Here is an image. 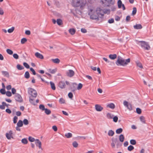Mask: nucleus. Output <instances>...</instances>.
Instances as JSON below:
<instances>
[{
  "instance_id": "f257e3e1",
  "label": "nucleus",
  "mask_w": 153,
  "mask_h": 153,
  "mask_svg": "<svg viewBox=\"0 0 153 153\" xmlns=\"http://www.w3.org/2000/svg\"><path fill=\"white\" fill-rule=\"evenodd\" d=\"M110 10H89L88 15L91 19L93 20H99V18L103 17L104 13H106L107 12H110Z\"/></svg>"
},
{
  "instance_id": "f03ea898",
  "label": "nucleus",
  "mask_w": 153,
  "mask_h": 153,
  "mask_svg": "<svg viewBox=\"0 0 153 153\" xmlns=\"http://www.w3.org/2000/svg\"><path fill=\"white\" fill-rule=\"evenodd\" d=\"M28 93L30 95V96L29 97L30 102L32 105H35L36 104L35 102L34 98L37 96V92L33 88H28Z\"/></svg>"
},
{
  "instance_id": "7ed1b4c3",
  "label": "nucleus",
  "mask_w": 153,
  "mask_h": 153,
  "mask_svg": "<svg viewBox=\"0 0 153 153\" xmlns=\"http://www.w3.org/2000/svg\"><path fill=\"white\" fill-rule=\"evenodd\" d=\"M130 61V59L128 58L125 61L123 58L120 56L118 57L117 60L116 61L115 63L118 66H124L127 65Z\"/></svg>"
},
{
  "instance_id": "20e7f679",
  "label": "nucleus",
  "mask_w": 153,
  "mask_h": 153,
  "mask_svg": "<svg viewBox=\"0 0 153 153\" xmlns=\"http://www.w3.org/2000/svg\"><path fill=\"white\" fill-rule=\"evenodd\" d=\"M114 0H101L100 2L103 4L104 6H108L113 5L115 3Z\"/></svg>"
},
{
  "instance_id": "39448f33",
  "label": "nucleus",
  "mask_w": 153,
  "mask_h": 153,
  "mask_svg": "<svg viewBox=\"0 0 153 153\" xmlns=\"http://www.w3.org/2000/svg\"><path fill=\"white\" fill-rule=\"evenodd\" d=\"M139 42L140 43L141 47L145 50H148L150 48V47L148 43L144 41H140Z\"/></svg>"
},
{
  "instance_id": "423d86ee",
  "label": "nucleus",
  "mask_w": 153,
  "mask_h": 153,
  "mask_svg": "<svg viewBox=\"0 0 153 153\" xmlns=\"http://www.w3.org/2000/svg\"><path fill=\"white\" fill-rule=\"evenodd\" d=\"M82 13L81 10H71L70 13L73 14L75 16H77L79 15H81Z\"/></svg>"
},
{
  "instance_id": "0eeeda50",
  "label": "nucleus",
  "mask_w": 153,
  "mask_h": 153,
  "mask_svg": "<svg viewBox=\"0 0 153 153\" xmlns=\"http://www.w3.org/2000/svg\"><path fill=\"white\" fill-rule=\"evenodd\" d=\"M123 104L126 107L129 111H131L132 110V105L131 104L128 103V102L126 100L124 101Z\"/></svg>"
},
{
  "instance_id": "6e6552de",
  "label": "nucleus",
  "mask_w": 153,
  "mask_h": 153,
  "mask_svg": "<svg viewBox=\"0 0 153 153\" xmlns=\"http://www.w3.org/2000/svg\"><path fill=\"white\" fill-rule=\"evenodd\" d=\"M15 98L16 101L19 102H21L23 101L21 95L18 94H16L15 97Z\"/></svg>"
},
{
  "instance_id": "1a4fd4ad",
  "label": "nucleus",
  "mask_w": 153,
  "mask_h": 153,
  "mask_svg": "<svg viewBox=\"0 0 153 153\" xmlns=\"http://www.w3.org/2000/svg\"><path fill=\"white\" fill-rule=\"evenodd\" d=\"M117 6L119 9H122L123 10H125L126 8L124 5L122 4L121 0H118L117 1Z\"/></svg>"
},
{
  "instance_id": "9d476101",
  "label": "nucleus",
  "mask_w": 153,
  "mask_h": 153,
  "mask_svg": "<svg viewBox=\"0 0 153 153\" xmlns=\"http://www.w3.org/2000/svg\"><path fill=\"white\" fill-rule=\"evenodd\" d=\"M72 4L74 7H79L80 5V0H73Z\"/></svg>"
},
{
  "instance_id": "9b49d317",
  "label": "nucleus",
  "mask_w": 153,
  "mask_h": 153,
  "mask_svg": "<svg viewBox=\"0 0 153 153\" xmlns=\"http://www.w3.org/2000/svg\"><path fill=\"white\" fill-rule=\"evenodd\" d=\"M35 143L37 146H38L39 149L42 150V143L39 139H36L35 140Z\"/></svg>"
},
{
  "instance_id": "f8f14e48",
  "label": "nucleus",
  "mask_w": 153,
  "mask_h": 153,
  "mask_svg": "<svg viewBox=\"0 0 153 153\" xmlns=\"http://www.w3.org/2000/svg\"><path fill=\"white\" fill-rule=\"evenodd\" d=\"M74 74V71L72 70H69L66 73L67 75L70 77H71Z\"/></svg>"
},
{
  "instance_id": "ddd939ff",
  "label": "nucleus",
  "mask_w": 153,
  "mask_h": 153,
  "mask_svg": "<svg viewBox=\"0 0 153 153\" xmlns=\"http://www.w3.org/2000/svg\"><path fill=\"white\" fill-rule=\"evenodd\" d=\"M59 86L61 88H64L65 86V84L64 82L63 81H60L59 83Z\"/></svg>"
},
{
  "instance_id": "4468645a",
  "label": "nucleus",
  "mask_w": 153,
  "mask_h": 153,
  "mask_svg": "<svg viewBox=\"0 0 153 153\" xmlns=\"http://www.w3.org/2000/svg\"><path fill=\"white\" fill-rule=\"evenodd\" d=\"M95 108L96 111H100L103 109V108L102 107H101L100 105L98 104L95 105Z\"/></svg>"
},
{
  "instance_id": "2eb2a0df",
  "label": "nucleus",
  "mask_w": 153,
  "mask_h": 153,
  "mask_svg": "<svg viewBox=\"0 0 153 153\" xmlns=\"http://www.w3.org/2000/svg\"><path fill=\"white\" fill-rule=\"evenodd\" d=\"M35 56L37 58H39L41 59H44L43 56L42 54L38 52H36L35 53Z\"/></svg>"
},
{
  "instance_id": "dca6fc26",
  "label": "nucleus",
  "mask_w": 153,
  "mask_h": 153,
  "mask_svg": "<svg viewBox=\"0 0 153 153\" xmlns=\"http://www.w3.org/2000/svg\"><path fill=\"white\" fill-rule=\"evenodd\" d=\"M2 74L4 75V76L9 77V73L7 71H1Z\"/></svg>"
},
{
  "instance_id": "f3484780",
  "label": "nucleus",
  "mask_w": 153,
  "mask_h": 153,
  "mask_svg": "<svg viewBox=\"0 0 153 153\" xmlns=\"http://www.w3.org/2000/svg\"><path fill=\"white\" fill-rule=\"evenodd\" d=\"M77 84L76 83H73V86L71 88V89L72 91H74L76 90V86Z\"/></svg>"
},
{
  "instance_id": "a211bd4d",
  "label": "nucleus",
  "mask_w": 153,
  "mask_h": 153,
  "mask_svg": "<svg viewBox=\"0 0 153 153\" xmlns=\"http://www.w3.org/2000/svg\"><path fill=\"white\" fill-rule=\"evenodd\" d=\"M134 27L135 29H141L142 28V27L141 25L140 24H136L134 26Z\"/></svg>"
},
{
  "instance_id": "6ab92c4d",
  "label": "nucleus",
  "mask_w": 153,
  "mask_h": 153,
  "mask_svg": "<svg viewBox=\"0 0 153 153\" xmlns=\"http://www.w3.org/2000/svg\"><path fill=\"white\" fill-rule=\"evenodd\" d=\"M53 14L54 16L58 17H62L60 13L55 11L53 12Z\"/></svg>"
},
{
  "instance_id": "aec40b11",
  "label": "nucleus",
  "mask_w": 153,
  "mask_h": 153,
  "mask_svg": "<svg viewBox=\"0 0 153 153\" xmlns=\"http://www.w3.org/2000/svg\"><path fill=\"white\" fill-rule=\"evenodd\" d=\"M69 33L72 35L74 34L75 33L76 30L73 28L70 29L69 30Z\"/></svg>"
},
{
  "instance_id": "412c9836",
  "label": "nucleus",
  "mask_w": 153,
  "mask_h": 153,
  "mask_svg": "<svg viewBox=\"0 0 153 153\" xmlns=\"http://www.w3.org/2000/svg\"><path fill=\"white\" fill-rule=\"evenodd\" d=\"M109 57L110 59L113 60L116 58L117 55L116 54H110L109 55Z\"/></svg>"
},
{
  "instance_id": "4be33fe9",
  "label": "nucleus",
  "mask_w": 153,
  "mask_h": 153,
  "mask_svg": "<svg viewBox=\"0 0 153 153\" xmlns=\"http://www.w3.org/2000/svg\"><path fill=\"white\" fill-rule=\"evenodd\" d=\"M124 137L123 134H121L119 136V140L121 142H123L124 141Z\"/></svg>"
},
{
  "instance_id": "5701e85b",
  "label": "nucleus",
  "mask_w": 153,
  "mask_h": 153,
  "mask_svg": "<svg viewBox=\"0 0 153 153\" xmlns=\"http://www.w3.org/2000/svg\"><path fill=\"white\" fill-rule=\"evenodd\" d=\"M2 105H0V108L1 109L3 110L5 109V106L7 105V104L5 102H2Z\"/></svg>"
},
{
  "instance_id": "b1692460",
  "label": "nucleus",
  "mask_w": 153,
  "mask_h": 153,
  "mask_svg": "<svg viewBox=\"0 0 153 153\" xmlns=\"http://www.w3.org/2000/svg\"><path fill=\"white\" fill-rule=\"evenodd\" d=\"M50 84L52 89L53 90H55L56 89V87L54 83L52 82L51 81L50 82Z\"/></svg>"
},
{
  "instance_id": "393cba45",
  "label": "nucleus",
  "mask_w": 153,
  "mask_h": 153,
  "mask_svg": "<svg viewBox=\"0 0 153 153\" xmlns=\"http://www.w3.org/2000/svg\"><path fill=\"white\" fill-rule=\"evenodd\" d=\"M107 107H108L111 109H113L115 107L113 103H111L107 105Z\"/></svg>"
},
{
  "instance_id": "a878e982",
  "label": "nucleus",
  "mask_w": 153,
  "mask_h": 153,
  "mask_svg": "<svg viewBox=\"0 0 153 153\" xmlns=\"http://www.w3.org/2000/svg\"><path fill=\"white\" fill-rule=\"evenodd\" d=\"M51 60L54 63L58 64L59 63L60 61L58 58H56L55 59H52Z\"/></svg>"
},
{
  "instance_id": "bb28decb",
  "label": "nucleus",
  "mask_w": 153,
  "mask_h": 153,
  "mask_svg": "<svg viewBox=\"0 0 153 153\" xmlns=\"http://www.w3.org/2000/svg\"><path fill=\"white\" fill-rule=\"evenodd\" d=\"M114 134V131L112 130H109L108 132V135L109 136H112Z\"/></svg>"
},
{
  "instance_id": "cd10ccee",
  "label": "nucleus",
  "mask_w": 153,
  "mask_h": 153,
  "mask_svg": "<svg viewBox=\"0 0 153 153\" xmlns=\"http://www.w3.org/2000/svg\"><path fill=\"white\" fill-rule=\"evenodd\" d=\"M114 115L112 114L111 113H108L106 115V117L108 118L109 119H112Z\"/></svg>"
},
{
  "instance_id": "c85d7f7f",
  "label": "nucleus",
  "mask_w": 153,
  "mask_h": 153,
  "mask_svg": "<svg viewBox=\"0 0 153 153\" xmlns=\"http://www.w3.org/2000/svg\"><path fill=\"white\" fill-rule=\"evenodd\" d=\"M56 22L59 25H61L63 24L62 20L60 19H57Z\"/></svg>"
},
{
  "instance_id": "c756f323",
  "label": "nucleus",
  "mask_w": 153,
  "mask_h": 153,
  "mask_svg": "<svg viewBox=\"0 0 153 153\" xmlns=\"http://www.w3.org/2000/svg\"><path fill=\"white\" fill-rule=\"evenodd\" d=\"M17 125L18 127H22L23 125V123L22 121L20 120H19L17 123Z\"/></svg>"
},
{
  "instance_id": "7c9ffc66",
  "label": "nucleus",
  "mask_w": 153,
  "mask_h": 153,
  "mask_svg": "<svg viewBox=\"0 0 153 153\" xmlns=\"http://www.w3.org/2000/svg\"><path fill=\"white\" fill-rule=\"evenodd\" d=\"M24 76L26 79H28L30 77V74L28 71H26L25 74Z\"/></svg>"
},
{
  "instance_id": "2f4dec72",
  "label": "nucleus",
  "mask_w": 153,
  "mask_h": 153,
  "mask_svg": "<svg viewBox=\"0 0 153 153\" xmlns=\"http://www.w3.org/2000/svg\"><path fill=\"white\" fill-rule=\"evenodd\" d=\"M48 71L51 74H53L55 73L57 71L56 69H49L48 70Z\"/></svg>"
},
{
  "instance_id": "473e14b6",
  "label": "nucleus",
  "mask_w": 153,
  "mask_h": 153,
  "mask_svg": "<svg viewBox=\"0 0 153 153\" xmlns=\"http://www.w3.org/2000/svg\"><path fill=\"white\" fill-rule=\"evenodd\" d=\"M136 63L137 66H138V67H140V68H143V67L142 64L139 61H138L136 62Z\"/></svg>"
},
{
  "instance_id": "72a5a7b5",
  "label": "nucleus",
  "mask_w": 153,
  "mask_h": 153,
  "mask_svg": "<svg viewBox=\"0 0 153 153\" xmlns=\"http://www.w3.org/2000/svg\"><path fill=\"white\" fill-rule=\"evenodd\" d=\"M65 136L67 138H70L72 136V134L71 133H66L65 134Z\"/></svg>"
},
{
  "instance_id": "f704fd0d",
  "label": "nucleus",
  "mask_w": 153,
  "mask_h": 153,
  "mask_svg": "<svg viewBox=\"0 0 153 153\" xmlns=\"http://www.w3.org/2000/svg\"><path fill=\"white\" fill-rule=\"evenodd\" d=\"M123 129L121 128L117 129L116 131V133L117 134H120L123 131Z\"/></svg>"
},
{
  "instance_id": "c9c22d12",
  "label": "nucleus",
  "mask_w": 153,
  "mask_h": 153,
  "mask_svg": "<svg viewBox=\"0 0 153 153\" xmlns=\"http://www.w3.org/2000/svg\"><path fill=\"white\" fill-rule=\"evenodd\" d=\"M16 67L18 70H20L24 69V67L19 64H18L17 65Z\"/></svg>"
},
{
  "instance_id": "e433bc0d",
  "label": "nucleus",
  "mask_w": 153,
  "mask_h": 153,
  "mask_svg": "<svg viewBox=\"0 0 153 153\" xmlns=\"http://www.w3.org/2000/svg\"><path fill=\"white\" fill-rule=\"evenodd\" d=\"M14 29V27H12L11 28L7 30V31L9 33H11L13 32Z\"/></svg>"
},
{
  "instance_id": "4c0bfd02",
  "label": "nucleus",
  "mask_w": 153,
  "mask_h": 153,
  "mask_svg": "<svg viewBox=\"0 0 153 153\" xmlns=\"http://www.w3.org/2000/svg\"><path fill=\"white\" fill-rule=\"evenodd\" d=\"M27 41V39L25 38L22 39L21 41V43L22 44H25Z\"/></svg>"
},
{
  "instance_id": "58836bf2",
  "label": "nucleus",
  "mask_w": 153,
  "mask_h": 153,
  "mask_svg": "<svg viewBox=\"0 0 153 153\" xmlns=\"http://www.w3.org/2000/svg\"><path fill=\"white\" fill-rule=\"evenodd\" d=\"M6 52L8 54L10 55H12L13 53V51L9 49L6 50Z\"/></svg>"
},
{
  "instance_id": "ea45409f",
  "label": "nucleus",
  "mask_w": 153,
  "mask_h": 153,
  "mask_svg": "<svg viewBox=\"0 0 153 153\" xmlns=\"http://www.w3.org/2000/svg\"><path fill=\"white\" fill-rule=\"evenodd\" d=\"M22 142L25 144H26L28 142V141L26 138H23L22 140Z\"/></svg>"
},
{
  "instance_id": "a19ab883",
  "label": "nucleus",
  "mask_w": 153,
  "mask_h": 153,
  "mask_svg": "<svg viewBox=\"0 0 153 153\" xmlns=\"http://www.w3.org/2000/svg\"><path fill=\"white\" fill-rule=\"evenodd\" d=\"M45 112L46 114L47 115H49L51 113V111L50 110L47 108H45Z\"/></svg>"
},
{
  "instance_id": "79ce46f5",
  "label": "nucleus",
  "mask_w": 153,
  "mask_h": 153,
  "mask_svg": "<svg viewBox=\"0 0 153 153\" xmlns=\"http://www.w3.org/2000/svg\"><path fill=\"white\" fill-rule=\"evenodd\" d=\"M130 143L132 145H135L136 143V142L135 140L131 139L130 140Z\"/></svg>"
},
{
  "instance_id": "37998d69",
  "label": "nucleus",
  "mask_w": 153,
  "mask_h": 153,
  "mask_svg": "<svg viewBox=\"0 0 153 153\" xmlns=\"http://www.w3.org/2000/svg\"><path fill=\"white\" fill-rule=\"evenodd\" d=\"M140 120L143 123H145V117L143 116H141L140 117Z\"/></svg>"
},
{
  "instance_id": "c03bdc74",
  "label": "nucleus",
  "mask_w": 153,
  "mask_h": 153,
  "mask_svg": "<svg viewBox=\"0 0 153 153\" xmlns=\"http://www.w3.org/2000/svg\"><path fill=\"white\" fill-rule=\"evenodd\" d=\"M127 149H128V150L129 151H131L134 149V146H132L130 145L128 147Z\"/></svg>"
},
{
  "instance_id": "a18cd8bd",
  "label": "nucleus",
  "mask_w": 153,
  "mask_h": 153,
  "mask_svg": "<svg viewBox=\"0 0 153 153\" xmlns=\"http://www.w3.org/2000/svg\"><path fill=\"white\" fill-rule=\"evenodd\" d=\"M59 102L60 104H64L65 102V100L62 98H61L59 99Z\"/></svg>"
},
{
  "instance_id": "49530a36",
  "label": "nucleus",
  "mask_w": 153,
  "mask_h": 153,
  "mask_svg": "<svg viewBox=\"0 0 153 153\" xmlns=\"http://www.w3.org/2000/svg\"><path fill=\"white\" fill-rule=\"evenodd\" d=\"M28 140L30 142H33L34 141H35L36 140H35L34 138L30 136L28 137Z\"/></svg>"
},
{
  "instance_id": "de8ad7c7",
  "label": "nucleus",
  "mask_w": 153,
  "mask_h": 153,
  "mask_svg": "<svg viewBox=\"0 0 153 153\" xmlns=\"http://www.w3.org/2000/svg\"><path fill=\"white\" fill-rule=\"evenodd\" d=\"M39 108L42 111H44L45 110V106L43 105H40L39 106Z\"/></svg>"
},
{
  "instance_id": "09e8293b",
  "label": "nucleus",
  "mask_w": 153,
  "mask_h": 153,
  "mask_svg": "<svg viewBox=\"0 0 153 153\" xmlns=\"http://www.w3.org/2000/svg\"><path fill=\"white\" fill-rule=\"evenodd\" d=\"M136 112L138 114H140L141 113V109L139 108H137L136 109Z\"/></svg>"
},
{
  "instance_id": "8fccbe9b",
  "label": "nucleus",
  "mask_w": 153,
  "mask_h": 153,
  "mask_svg": "<svg viewBox=\"0 0 153 153\" xmlns=\"http://www.w3.org/2000/svg\"><path fill=\"white\" fill-rule=\"evenodd\" d=\"M112 141L115 144H116L117 142H118V140L117 138H112Z\"/></svg>"
},
{
  "instance_id": "3c124183",
  "label": "nucleus",
  "mask_w": 153,
  "mask_h": 153,
  "mask_svg": "<svg viewBox=\"0 0 153 153\" xmlns=\"http://www.w3.org/2000/svg\"><path fill=\"white\" fill-rule=\"evenodd\" d=\"M0 92L2 94H6V91L5 88H2L0 90Z\"/></svg>"
},
{
  "instance_id": "603ef678",
  "label": "nucleus",
  "mask_w": 153,
  "mask_h": 153,
  "mask_svg": "<svg viewBox=\"0 0 153 153\" xmlns=\"http://www.w3.org/2000/svg\"><path fill=\"white\" fill-rule=\"evenodd\" d=\"M72 145L74 147L76 148L78 146V144L76 141H75L73 143Z\"/></svg>"
},
{
  "instance_id": "864d4df0",
  "label": "nucleus",
  "mask_w": 153,
  "mask_h": 153,
  "mask_svg": "<svg viewBox=\"0 0 153 153\" xmlns=\"http://www.w3.org/2000/svg\"><path fill=\"white\" fill-rule=\"evenodd\" d=\"M85 3L84 2H82L81 3H80L79 6H80V8L81 9L83 8V7L85 5Z\"/></svg>"
},
{
  "instance_id": "5fc2aeb1",
  "label": "nucleus",
  "mask_w": 153,
  "mask_h": 153,
  "mask_svg": "<svg viewBox=\"0 0 153 153\" xmlns=\"http://www.w3.org/2000/svg\"><path fill=\"white\" fill-rule=\"evenodd\" d=\"M23 123L25 125H27L29 123L28 120L26 119H25L23 120Z\"/></svg>"
},
{
  "instance_id": "6e6d98bb",
  "label": "nucleus",
  "mask_w": 153,
  "mask_h": 153,
  "mask_svg": "<svg viewBox=\"0 0 153 153\" xmlns=\"http://www.w3.org/2000/svg\"><path fill=\"white\" fill-rule=\"evenodd\" d=\"M82 87V85L81 83H79L78 85V86L77 88V89L79 90L81 89Z\"/></svg>"
},
{
  "instance_id": "4d7b16f0",
  "label": "nucleus",
  "mask_w": 153,
  "mask_h": 153,
  "mask_svg": "<svg viewBox=\"0 0 153 153\" xmlns=\"http://www.w3.org/2000/svg\"><path fill=\"white\" fill-rule=\"evenodd\" d=\"M7 96L8 97H11L12 96V93L10 91H7L6 93Z\"/></svg>"
},
{
  "instance_id": "13d9d810",
  "label": "nucleus",
  "mask_w": 153,
  "mask_h": 153,
  "mask_svg": "<svg viewBox=\"0 0 153 153\" xmlns=\"http://www.w3.org/2000/svg\"><path fill=\"white\" fill-rule=\"evenodd\" d=\"M23 64L24 66L27 68H30L29 65L26 62H24Z\"/></svg>"
},
{
  "instance_id": "bf43d9fd",
  "label": "nucleus",
  "mask_w": 153,
  "mask_h": 153,
  "mask_svg": "<svg viewBox=\"0 0 153 153\" xmlns=\"http://www.w3.org/2000/svg\"><path fill=\"white\" fill-rule=\"evenodd\" d=\"M115 19L116 21H119L120 20V17L118 15H116L115 16Z\"/></svg>"
},
{
  "instance_id": "052dcab7",
  "label": "nucleus",
  "mask_w": 153,
  "mask_h": 153,
  "mask_svg": "<svg viewBox=\"0 0 153 153\" xmlns=\"http://www.w3.org/2000/svg\"><path fill=\"white\" fill-rule=\"evenodd\" d=\"M113 120L114 122H117V121L118 120V117L117 116H115V117H113Z\"/></svg>"
},
{
  "instance_id": "680f3d73",
  "label": "nucleus",
  "mask_w": 153,
  "mask_h": 153,
  "mask_svg": "<svg viewBox=\"0 0 153 153\" xmlns=\"http://www.w3.org/2000/svg\"><path fill=\"white\" fill-rule=\"evenodd\" d=\"M30 70L32 72L33 74V75H35L36 74V73L35 71L33 68H30Z\"/></svg>"
},
{
  "instance_id": "e2e57ef3",
  "label": "nucleus",
  "mask_w": 153,
  "mask_h": 153,
  "mask_svg": "<svg viewBox=\"0 0 153 153\" xmlns=\"http://www.w3.org/2000/svg\"><path fill=\"white\" fill-rule=\"evenodd\" d=\"M17 119L18 117H17L16 116L14 117L13 120V122L15 124L17 123Z\"/></svg>"
},
{
  "instance_id": "0e129e2a",
  "label": "nucleus",
  "mask_w": 153,
  "mask_h": 153,
  "mask_svg": "<svg viewBox=\"0 0 153 153\" xmlns=\"http://www.w3.org/2000/svg\"><path fill=\"white\" fill-rule=\"evenodd\" d=\"M114 22V20L113 18L109 19L108 21V22L110 24L113 23Z\"/></svg>"
},
{
  "instance_id": "69168bd1",
  "label": "nucleus",
  "mask_w": 153,
  "mask_h": 153,
  "mask_svg": "<svg viewBox=\"0 0 153 153\" xmlns=\"http://www.w3.org/2000/svg\"><path fill=\"white\" fill-rule=\"evenodd\" d=\"M13 57L16 59H19V56L16 53H14L13 55Z\"/></svg>"
},
{
  "instance_id": "338daca9",
  "label": "nucleus",
  "mask_w": 153,
  "mask_h": 153,
  "mask_svg": "<svg viewBox=\"0 0 153 153\" xmlns=\"http://www.w3.org/2000/svg\"><path fill=\"white\" fill-rule=\"evenodd\" d=\"M6 136L8 140L10 139L11 137H12V136H10L9 134L8 133H6Z\"/></svg>"
},
{
  "instance_id": "774afa93",
  "label": "nucleus",
  "mask_w": 153,
  "mask_h": 153,
  "mask_svg": "<svg viewBox=\"0 0 153 153\" xmlns=\"http://www.w3.org/2000/svg\"><path fill=\"white\" fill-rule=\"evenodd\" d=\"M68 97L71 99L73 97V94L71 92H69L68 94Z\"/></svg>"
}]
</instances>
